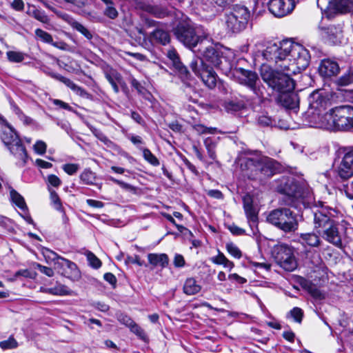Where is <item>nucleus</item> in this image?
Masks as SVG:
<instances>
[{
  "label": "nucleus",
  "instance_id": "nucleus-10",
  "mask_svg": "<svg viewBox=\"0 0 353 353\" xmlns=\"http://www.w3.org/2000/svg\"><path fill=\"white\" fill-rule=\"evenodd\" d=\"M267 221L285 233L294 232L298 229L296 214L287 208H280L271 211Z\"/></svg>",
  "mask_w": 353,
  "mask_h": 353
},
{
  "label": "nucleus",
  "instance_id": "nucleus-30",
  "mask_svg": "<svg viewBox=\"0 0 353 353\" xmlns=\"http://www.w3.org/2000/svg\"><path fill=\"white\" fill-rule=\"evenodd\" d=\"M201 290V286L198 284L194 278H188L183 285V292L187 295H194Z\"/></svg>",
  "mask_w": 353,
  "mask_h": 353
},
{
  "label": "nucleus",
  "instance_id": "nucleus-29",
  "mask_svg": "<svg viewBox=\"0 0 353 353\" xmlns=\"http://www.w3.org/2000/svg\"><path fill=\"white\" fill-rule=\"evenodd\" d=\"M327 41L333 45L343 43V34L341 28L334 26L330 27L327 30Z\"/></svg>",
  "mask_w": 353,
  "mask_h": 353
},
{
  "label": "nucleus",
  "instance_id": "nucleus-52",
  "mask_svg": "<svg viewBox=\"0 0 353 353\" xmlns=\"http://www.w3.org/2000/svg\"><path fill=\"white\" fill-rule=\"evenodd\" d=\"M79 165L75 163H67L63 165V170L69 175L75 174L79 170Z\"/></svg>",
  "mask_w": 353,
  "mask_h": 353
},
{
  "label": "nucleus",
  "instance_id": "nucleus-3",
  "mask_svg": "<svg viewBox=\"0 0 353 353\" xmlns=\"http://www.w3.org/2000/svg\"><path fill=\"white\" fill-rule=\"evenodd\" d=\"M241 166L249 179L261 183L282 170V165L276 160L261 154L244 158Z\"/></svg>",
  "mask_w": 353,
  "mask_h": 353
},
{
  "label": "nucleus",
  "instance_id": "nucleus-26",
  "mask_svg": "<svg viewBox=\"0 0 353 353\" xmlns=\"http://www.w3.org/2000/svg\"><path fill=\"white\" fill-rule=\"evenodd\" d=\"M117 320L122 324L126 325L130 329V331L143 339L145 336V332L130 316L119 312L117 314Z\"/></svg>",
  "mask_w": 353,
  "mask_h": 353
},
{
  "label": "nucleus",
  "instance_id": "nucleus-36",
  "mask_svg": "<svg viewBox=\"0 0 353 353\" xmlns=\"http://www.w3.org/2000/svg\"><path fill=\"white\" fill-rule=\"evenodd\" d=\"M35 35L41 41H43L44 43H50L54 47L59 48L57 43L53 42L52 37L48 32H47L40 28H37L35 30Z\"/></svg>",
  "mask_w": 353,
  "mask_h": 353
},
{
  "label": "nucleus",
  "instance_id": "nucleus-49",
  "mask_svg": "<svg viewBox=\"0 0 353 353\" xmlns=\"http://www.w3.org/2000/svg\"><path fill=\"white\" fill-rule=\"evenodd\" d=\"M54 295L63 296L71 294V290L63 285H59L53 288Z\"/></svg>",
  "mask_w": 353,
  "mask_h": 353
},
{
  "label": "nucleus",
  "instance_id": "nucleus-51",
  "mask_svg": "<svg viewBox=\"0 0 353 353\" xmlns=\"http://www.w3.org/2000/svg\"><path fill=\"white\" fill-rule=\"evenodd\" d=\"M37 276V273L35 272L30 271L28 269L20 270L15 272L14 276H23L25 278L34 279Z\"/></svg>",
  "mask_w": 353,
  "mask_h": 353
},
{
  "label": "nucleus",
  "instance_id": "nucleus-44",
  "mask_svg": "<svg viewBox=\"0 0 353 353\" xmlns=\"http://www.w3.org/2000/svg\"><path fill=\"white\" fill-rule=\"evenodd\" d=\"M226 249L227 251L232 256L236 259H240L241 257V252L239 249V248L234 244L233 243H228L226 245Z\"/></svg>",
  "mask_w": 353,
  "mask_h": 353
},
{
  "label": "nucleus",
  "instance_id": "nucleus-13",
  "mask_svg": "<svg viewBox=\"0 0 353 353\" xmlns=\"http://www.w3.org/2000/svg\"><path fill=\"white\" fill-rule=\"evenodd\" d=\"M274 259L278 265L288 272L294 270L297 265L294 248L287 244H279L274 249Z\"/></svg>",
  "mask_w": 353,
  "mask_h": 353
},
{
  "label": "nucleus",
  "instance_id": "nucleus-53",
  "mask_svg": "<svg viewBox=\"0 0 353 353\" xmlns=\"http://www.w3.org/2000/svg\"><path fill=\"white\" fill-rule=\"evenodd\" d=\"M47 183L51 186L58 188L61 184V181L57 176L49 174L47 177Z\"/></svg>",
  "mask_w": 353,
  "mask_h": 353
},
{
  "label": "nucleus",
  "instance_id": "nucleus-23",
  "mask_svg": "<svg viewBox=\"0 0 353 353\" xmlns=\"http://www.w3.org/2000/svg\"><path fill=\"white\" fill-rule=\"evenodd\" d=\"M277 101L282 106L288 109H296L299 107V96L293 90L279 94Z\"/></svg>",
  "mask_w": 353,
  "mask_h": 353
},
{
  "label": "nucleus",
  "instance_id": "nucleus-48",
  "mask_svg": "<svg viewBox=\"0 0 353 353\" xmlns=\"http://www.w3.org/2000/svg\"><path fill=\"white\" fill-rule=\"evenodd\" d=\"M194 130L199 134H213L215 128H208L201 124H196L193 126Z\"/></svg>",
  "mask_w": 353,
  "mask_h": 353
},
{
  "label": "nucleus",
  "instance_id": "nucleus-62",
  "mask_svg": "<svg viewBox=\"0 0 353 353\" xmlns=\"http://www.w3.org/2000/svg\"><path fill=\"white\" fill-rule=\"evenodd\" d=\"M131 118L137 123L144 125L145 121L142 117L137 112L132 111L131 112Z\"/></svg>",
  "mask_w": 353,
  "mask_h": 353
},
{
  "label": "nucleus",
  "instance_id": "nucleus-32",
  "mask_svg": "<svg viewBox=\"0 0 353 353\" xmlns=\"http://www.w3.org/2000/svg\"><path fill=\"white\" fill-rule=\"evenodd\" d=\"M141 8L145 12L158 18H163L168 14L167 10L165 8L157 6H152L150 4L143 3L141 6Z\"/></svg>",
  "mask_w": 353,
  "mask_h": 353
},
{
  "label": "nucleus",
  "instance_id": "nucleus-4",
  "mask_svg": "<svg viewBox=\"0 0 353 353\" xmlns=\"http://www.w3.org/2000/svg\"><path fill=\"white\" fill-rule=\"evenodd\" d=\"M313 121L318 128L330 131H349L353 128V106H336L326 112L323 120L316 117Z\"/></svg>",
  "mask_w": 353,
  "mask_h": 353
},
{
  "label": "nucleus",
  "instance_id": "nucleus-63",
  "mask_svg": "<svg viewBox=\"0 0 353 353\" xmlns=\"http://www.w3.org/2000/svg\"><path fill=\"white\" fill-rule=\"evenodd\" d=\"M208 195L216 199H222L223 198V194L218 190H210L208 192Z\"/></svg>",
  "mask_w": 353,
  "mask_h": 353
},
{
  "label": "nucleus",
  "instance_id": "nucleus-2",
  "mask_svg": "<svg viewBox=\"0 0 353 353\" xmlns=\"http://www.w3.org/2000/svg\"><path fill=\"white\" fill-rule=\"evenodd\" d=\"M262 56L278 68H281V65L290 66L291 72H300L305 70L310 61L309 51L291 39L268 42L262 52Z\"/></svg>",
  "mask_w": 353,
  "mask_h": 353
},
{
  "label": "nucleus",
  "instance_id": "nucleus-37",
  "mask_svg": "<svg viewBox=\"0 0 353 353\" xmlns=\"http://www.w3.org/2000/svg\"><path fill=\"white\" fill-rule=\"evenodd\" d=\"M143 152L144 159L153 166H158L160 164L159 159L151 152V151L145 148H139Z\"/></svg>",
  "mask_w": 353,
  "mask_h": 353
},
{
  "label": "nucleus",
  "instance_id": "nucleus-24",
  "mask_svg": "<svg viewBox=\"0 0 353 353\" xmlns=\"http://www.w3.org/2000/svg\"><path fill=\"white\" fill-rule=\"evenodd\" d=\"M63 19L65 20L68 24L71 26V28L79 33H81L82 35H83L88 41H91V40L94 37V32L89 30L87 27L83 26L82 23H79V21H76L73 18L70 17L67 14H63Z\"/></svg>",
  "mask_w": 353,
  "mask_h": 353
},
{
  "label": "nucleus",
  "instance_id": "nucleus-39",
  "mask_svg": "<svg viewBox=\"0 0 353 353\" xmlns=\"http://www.w3.org/2000/svg\"><path fill=\"white\" fill-rule=\"evenodd\" d=\"M204 145L208 151L209 157L212 160H215V159L216 157V152H215V148H216L215 143L213 141V140L211 138L208 137L204 140Z\"/></svg>",
  "mask_w": 353,
  "mask_h": 353
},
{
  "label": "nucleus",
  "instance_id": "nucleus-31",
  "mask_svg": "<svg viewBox=\"0 0 353 353\" xmlns=\"http://www.w3.org/2000/svg\"><path fill=\"white\" fill-rule=\"evenodd\" d=\"M223 106L227 112L233 114L243 109L245 105L242 101L228 99L223 102Z\"/></svg>",
  "mask_w": 353,
  "mask_h": 353
},
{
  "label": "nucleus",
  "instance_id": "nucleus-7",
  "mask_svg": "<svg viewBox=\"0 0 353 353\" xmlns=\"http://www.w3.org/2000/svg\"><path fill=\"white\" fill-rule=\"evenodd\" d=\"M173 32L176 39L190 49H193L199 43H201L209 36L203 26L190 20L180 21L173 29Z\"/></svg>",
  "mask_w": 353,
  "mask_h": 353
},
{
  "label": "nucleus",
  "instance_id": "nucleus-45",
  "mask_svg": "<svg viewBox=\"0 0 353 353\" xmlns=\"http://www.w3.org/2000/svg\"><path fill=\"white\" fill-rule=\"evenodd\" d=\"M307 290L311 296L316 299H322L324 298L321 290L312 283L308 284Z\"/></svg>",
  "mask_w": 353,
  "mask_h": 353
},
{
  "label": "nucleus",
  "instance_id": "nucleus-17",
  "mask_svg": "<svg viewBox=\"0 0 353 353\" xmlns=\"http://www.w3.org/2000/svg\"><path fill=\"white\" fill-rule=\"evenodd\" d=\"M166 56L171 61L173 67L177 72L178 76L183 83L185 88L190 90H193L194 79L192 77L188 68L181 61L176 50L174 48L168 50Z\"/></svg>",
  "mask_w": 353,
  "mask_h": 353
},
{
  "label": "nucleus",
  "instance_id": "nucleus-41",
  "mask_svg": "<svg viewBox=\"0 0 353 353\" xmlns=\"http://www.w3.org/2000/svg\"><path fill=\"white\" fill-rule=\"evenodd\" d=\"M80 179L85 184L91 185L95 181V176L92 171L85 170L80 175Z\"/></svg>",
  "mask_w": 353,
  "mask_h": 353
},
{
  "label": "nucleus",
  "instance_id": "nucleus-57",
  "mask_svg": "<svg viewBox=\"0 0 353 353\" xmlns=\"http://www.w3.org/2000/svg\"><path fill=\"white\" fill-rule=\"evenodd\" d=\"M128 139L139 149L142 148L141 145L144 143L143 139L138 135H130L128 137Z\"/></svg>",
  "mask_w": 353,
  "mask_h": 353
},
{
  "label": "nucleus",
  "instance_id": "nucleus-47",
  "mask_svg": "<svg viewBox=\"0 0 353 353\" xmlns=\"http://www.w3.org/2000/svg\"><path fill=\"white\" fill-rule=\"evenodd\" d=\"M33 267L34 269L39 270L41 273L49 277H52L54 275V271L51 268L42 265L38 263H34Z\"/></svg>",
  "mask_w": 353,
  "mask_h": 353
},
{
  "label": "nucleus",
  "instance_id": "nucleus-9",
  "mask_svg": "<svg viewBox=\"0 0 353 353\" xmlns=\"http://www.w3.org/2000/svg\"><path fill=\"white\" fill-rule=\"evenodd\" d=\"M309 108L306 112V120L310 126L318 128L314 124L313 119L318 117L319 120L324 119L325 110L331 104V99L328 92L324 90H316L312 92L308 97Z\"/></svg>",
  "mask_w": 353,
  "mask_h": 353
},
{
  "label": "nucleus",
  "instance_id": "nucleus-43",
  "mask_svg": "<svg viewBox=\"0 0 353 353\" xmlns=\"http://www.w3.org/2000/svg\"><path fill=\"white\" fill-rule=\"evenodd\" d=\"M17 346L18 343L12 336H10L7 340L0 341V347L3 350L14 349Z\"/></svg>",
  "mask_w": 353,
  "mask_h": 353
},
{
  "label": "nucleus",
  "instance_id": "nucleus-64",
  "mask_svg": "<svg viewBox=\"0 0 353 353\" xmlns=\"http://www.w3.org/2000/svg\"><path fill=\"white\" fill-rule=\"evenodd\" d=\"M230 231L234 235H243L245 234V230L235 225H232L229 227Z\"/></svg>",
  "mask_w": 353,
  "mask_h": 353
},
{
  "label": "nucleus",
  "instance_id": "nucleus-54",
  "mask_svg": "<svg viewBox=\"0 0 353 353\" xmlns=\"http://www.w3.org/2000/svg\"><path fill=\"white\" fill-rule=\"evenodd\" d=\"M47 145L43 141H37L34 145V149L35 152L39 154H43L46 151Z\"/></svg>",
  "mask_w": 353,
  "mask_h": 353
},
{
  "label": "nucleus",
  "instance_id": "nucleus-58",
  "mask_svg": "<svg viewBox=\"0 0 353 353\" xmlns=\"http://www.w3.org/2000/svg\"><path fill=\"white\" fill-rule=\"evenodd\" d=\"M173 263L176 268H183L185 264L183 256L179 254H175Z\"/></svg>",
  "mask_w": 353,
  "mask_h": 353
},
{
  "label": "nucleus",
  "instance_id": "nucleus-5",
  "mask_svg": "<svg viewBox=\"0 0 353 353\" xmlns=\"http://www.w3.org/2000/svg\"><path fill=\"white\" fill-rule=\"evenodd\" d=\"M277 190L283 194L281 203L296 209L305 205V200L310 197V194L305 182L294 178H283Z\"/></svg>",
  "mask_w": 353,
  "mask_h": 353
},
{
  "label": "nucleus",
  "instance_id": "nucleus-60",
  "mask_svg": "<svg viewBox=\"0 0 353 353\" xmlns=\"http://www.w3.org/2000/svg\"><path fill=\"white\" fill-rule=\"evenodd\" d=\"M127 261L128 263H134V264H137L139 266H143V265H146L145 264L144 261H142L140 258L139 256L138 255H134V256H128V259H127Z\"/></svg>",
  "mask_w": 353,
  "mask_h": 353
},
{
  "label": "nucleus",
  "instance_id": "nucleus-18",
  "mask_svg": "<svg viewBox=\"0 0 353 353\" xmlns=\"http://www.w3.org/2000/svg\"><path fill=\"white\" fill-rule=\"evenodd\" d=\"M294 8L292 0H270L268 9L276 17H283L292 11Z\"/></svg>",
  "mask_w": 353,
  "mask_h": 353
},
{
  "label": "nucleus",
  "instance_id": "nucleus-27",
  "mask_svg": "<svg viewBox=\"0 0 353 353\" xmlns=\"http://www.w3.org/2000/svg\"><path fill=\"white\" fill-rule=\"evenodd\" d=\"M150 39L152 42L165 46L170 43V36L168 31L158 25L150 33Z\"/></svg>",
  "mask_w": 353,
  "mask_h": 353
},
{
  "label": "nucleus",
  "instance_id": "nucleus-61",
  "mask_svg": "<svg viewBox=\"0 0 353 353\" xmlns=\"http://www.w3.org/2000/svg\"><path fill=\"white\" fill-rule=\"evenodd\" d=\"M11 7L17 11H22L24 8V3L22 0H13Z\"/></svg>",
  "mask_w": 353,
  "mask_h": 353
},
{
  "label": "nucleus",
  "instance_id": "nucleus-50",
  "mask_svg": "<svg viewBox=\"0 0 353 353\" xmlns=\"http://www.w3.org/2000/svg\"><path fill=\"white\" fill-rule=\"evenodd\" d=\"M254 94L259 97V98H263L265 97V88L263 85H261L260 81H257V84L254 85V87L252 88L251 90Z\"/></svg>",
  "mask_w": 353,
  "mask_h": 353
},
{
  "label": "nucleus",
  "instance_id": "nucleus-46",
  "mask_svg": "<svg viewBox=\"0 0 353 353\" xmlns=\"http://www.w3.org/2000/svg\"><path fill=\"white\" fill-rule=\"evenodd\" d=\"M257 122L261 126L268 127L272 125L274 121L270 117L266 114H261L259 116Z\"/></svg>",
  "mask_w": 353,
  "mask_h": 353
},
{
  "label": "nucleus",
  "instance_id": "nucleus-22",
  "mask_svg": "<svg viewBox=\"0 0 353 353\" xmlns=\"http://www.w3.org/2000/svg\"><path fill=\"white\" fill-rule=\"evenodd\" d=\"M340 68L338 63L330 59L322 60L319 67V74L324 77L336 76Z\"/></svg>",
  "mask_w": 353,
  "mask_h": 353
},
{
  "label": "nucleus",
  "instance_id": "nucleus-28",
  "mask_svg": "<svg viewBox=\"0 0 353 353\" xmlns=\"http://www.w3.org/2000/svg\"><path fill=\"white\" fill-rule=\"evenodd\" d=\"M149 263L153 267L161 266L162 268H165L169 263V258L166 254L150 253L148 254Z\"/></svg>",
  "mask_w": 353,
  "mask_h": 353
},
{
  "label": "nucleus",
  "instance_id": "nucleus-15",
  "mask_svg": "<svg viewBox=\"0 0 353 353\" xmlns=\"http://www.w3.org/2000/svg\"><path fill=\"white\" fill-rule=\"evenodd\" d=\"M317 5L328 17L353 12V0H317Z\"/></svg>",
  "mask_w": 353,
  "mask_h": 353
},
{
  "label": "nucleus",
  "instance_id": "nucleus-8",
  "mask_svg": "<svg viewBox=\"0 0 353 353\" xmlns=\"http://www.w3.org/2000/svg\"><path fill=\"white\" fill-rule=\"evenodd\" d=\"M0 139L10 154L21 161L19 165L24 166L28 159L26 149L17 131L9 123L1 127Z\"/></svg>",
  "mask_w": 353,
  "mask_h": 353
},
{
  "label": "nucleus",
  "instance_id": "nucleus-34",
  "mask_svg": "<svg viewBox=\"0 0 353 353\" xmlns=\"http://www.w3.org/2000/svg\"><path fill=\"white\" fill-rule=\"evenodd\" d=\"M48 190L50 194V201H51L52 204L53 205V207L57 210L63 212V220L65 221L68 219V218L66 217L65 213L63 211L61 201V199H60L59 195L54 190H52L49 186H48Z\"/></svg>",
  "mask_w": 353,
  "mask_h": 353
},
{
  "label": "nucleus",
  "instance_id": "nucleus-20",
  "mask_svg": "<svg viewBox=\"0 0 353 353\" xmlns=\"http://www.w3.org/2000/svg\"><path fill=\"white\" fill-rule=\"evenodd\" d=\"M243 209L250 228L256 226L258 221V212L253 205V200L250 196H245L243 199Z\"/></svg>",
  "mask_w": 353,
  "mask_h": 353
},
{
  "label": "nucleus",
  "instance_id": "nucleus-21",
  "mask_svg": "<svg viewBox=\"0 0 353 353\" xmlns=\"http://www.w3.org/2000/svg\"><path fill=\"white\" fill-rule=\"evenodd\" d=\"M200 54L203 58L215 67H219L221 63V56L213 45H209L200 49Z\"/></svg>",
  "mask_w": 353,
  "mask_h": 353
},
{
  "label": "nucleus",
  "instance_id": "nucleus-33",
  "mask_svg": "<svg viewBox=\"0 0 353 353\" xmlns=\"http://www.w3.org/2000/svg\"><path fill=\"white\" fill-rule=\"evenodd\" d=\"M336 83L341 86L353 85V66L348 68L343 75L337 79Z\"/></svg>",
  "mask_w": 353,
  "mask_h": 353
},
{
  "label": "nucleus",
  "instance_id": "nucleus-35",
  "mask_svg": "<svg viewBox=\"0 0 353 353\" xmlns=\"http://www.w3.org/2000/svg\"><path fill=\"white\" fill-rule=\"evenodd\" d=\"M12 201L23 211L28 210V207L23 197L15 190L11 189L10 191Z\"/></svg>",
  "mask_w": 353,
  "mask_h": 353
},
{
  "label": "nucleus",
  "instance_id": "nucleus-16",
  "mask_svg": "<svg viewBox=\"0 0 353 353\" xmlns=\"http://www.w3.org/2000/svg\"><path fill=\"white\" fill-rule=\"evenodd\" d=\"M52 255V261L54 262V268L62 276L68 278L72 281L78 280L81 277L80 271L77 265L66 259L53 251H50Z\"/></svg>",
  "mask_w": 353,
  "mask_h": 353
},
{
  "label": "nucleus",
  "instance_id": "nucleus-59",
  "mask_svg": "<svg viewBox=\"0 0 353 353\" xmlns=\"http://www.w3.org/2000/svg\"><path fill=\"white\" fill-rule=\"evenodd\" d=\"M112 181L116 183L117 184L119 185L123 189L132 192L134 191V188L130 184L123 182L122 181L114 179L112 177Z\"/></svg>",
  "mask_w": 353,
  "mask_h": 353
},
{
  "label": "nucleus",
  "instance_id": "nucleus-19",
  "mask_svg": "<svg viewBox=\"0 0 353 353\" xmlns=\"http://www.w3.org/2000/svg\"><path fill=\"white\" fill-rule=\"evenodd\" d=\"M235 73L239 76V83L250 90L254 87L255 84H257V81L259 80L257 74L251 70L240 68L235 70Z\"/></svg>",
  "mask_w": 353,
  "mask_h": 353
},
{
  "label": "nucleus",
  "instance_id": "nucleus-38",
  "mask_svg": "<svg viewBox=\"0 0 353 353\" xmlns=\"http://www.w3.org/2000/svg\"><path fill=\"white\" fill-rule=\"evenodd\" d=\"M88 264L94 269H98L101 266V260L92 252L87 250L85 252Z\"/></svg>",
  "mask_w": 353,
  "mask_h": 353
},
{
  "label": "nucleus",
  "instance_id": "nucleus-40",
  "mask_svg": "<svg viewBox=\"0 0 353 353\" xmlns=\"http://www.w3.org/2000/svg\"><path fill=\"white\" fill-rule=\"evenodd\" d=\"M8 59L10 62L20 63L24 60L25 54L21 52L8 51L6 52Z\"/></svg>",
  "mask_w": 353,
  "mask_h": 353
},
{
  "label": "nucleus",
  "instance_id": "nucleus-56",
  "mask_svg": "<svg viewBox=\"0 0 353 353\" xmlns=\"http://www.w3.org/2000/svg\"><path fill=\"white\" fill-rule=\"evenodd\" d=\"M112 81L118 83L122 89H124L125 83L121 75L116 72L112 71Z\"/></svg>",
  "mask_w": 353,
  "mask_h": 353
},
{
  "label": "nucleus",
  "instance_id": "nucleus-55",
  "mask_svg": "<svg viewBox=\"0 0 353 353\" xmlns=\"http://www.w3.org/2000/svg\"><path fill=\"white\" fill-rule=\"evenodd\" d=\"M34 18L43 23H48L50 21V19L46 14L45 12L41 10H39L37 12Z\"/></svg>",
  "mask_w": 353,
  "mask_h": 353
},
{
  "label": "nucleus",
  "instance_id": "nucleus-1",
  "mask_svg": "<svg viewBox=\"0 0 353 353\" xmlns=\"http://www.w3.org/2000/svg\"><path fill=\"white\" fill-rule=\"evenodd\" d=\"M335 210L327 206H321L313 212L315 232L301 233L300 242L312 248L321 245V237L338 248H342L346 238L345 229L334 219Z\"/></svg>",
  "mask_w": 353,
  "mask_h": 353
},
{
  "label": "nucleus",
  "instance_id": "nucleus-14",
  "mask_svg": "<svg viewBox=\"0 0 353 353\" xmlns=\"http://www.w3.org/2000/svg\"><path fill=\"white\" fill-rule=\"evenodd\" d=\"M190 68L208 88L216 87L217 75L211 66L204 63L203 59L199 57L194 59L190 63Z\"/></svg>",
  "mask_w": 353,
  "mask_h": 353
},
{
  "label": "nucleus",
  "instance_id": "nucleus-12",
  "mask_svg": "<svg viewBox=\"0 0 353 353\" xmlns=\"http://www.w3.org/2000/svg\"><path fill=\"white\" fill-rule=\"evenodd\" d=\"M333 172L342 180L353 176V146L343 148L333 163Z\"/></svg>",
  "mask_w": 353,
  "mask_h": 353
},
{
  "label": "nucleus",
  "instance_id": "nucleus-25",
  "mask_svg": "<svg viewBox=\"0 0 353 353\" xmlns=\"http://www.w3.org/2000/svg\"><path fill=\"white\" fill-rule=\"evenodd\" d=\"M49 75L52 78L57 79V80L62 82L63 83H64L66 86H68L72 90H73L77 94H78L82 97H84V98H89L90 94L83 88L78 86L70 79H68L59 74L54 73V72L50 73Z\"/></svg>",
  "mask_w": 353,
  "mask_h": 353
},
{
  "label": "nucleus",
  "instance_id": "nucleus-42",
  "mask_svg": "<svg viewBox=\"0 0 353 353\" xmlns=\"http://www.w3.org/2000/svg\"><path fill=\"white\" fill-rule=\"evenodd\" d=\"M287 316L292 317L295 322L300 323L303 317V312L300 307H295L290 311Z\"/></svg>",
  "mask_w": 353,
  "mask_h": 353
},
{
  "label": "nucleus",
  "instance_id": "nucleus-6",
  "mask_svg": "<svg viewBox=\"0 0 353 353\" xmlns=\"http://www.w3.org/2000/svg\"><path fill=\"white\" fill-rule=\"evenodd\" d=\"M290 68V66L281 65L279 68L281 71H277L273 70L269 65L263 64L261 66L260 73L263 81L281 94L292 91L295 88L294 81L291 77L297 72H291Z\"/></svg>",
  "mask_w": 353,
  "mask_h": 353
},
{
  "label": "nucleus",
  "instance_id": "nucleus-11",
  "mask_svg": "<svg viewBox=\"0 0 353 353\" xmlns=\"http://www.w3.org/2000/svg\"><path fill=\"white\" fill-rule=\"evenodd\" d=\"M250 17V12L246 6L234 5L232 10L225 15L226 29L234 34L241 32L247 28Z\"/></svg>",
  "mask_w": 353,
  "mask_h": 353
}]
</instances>
